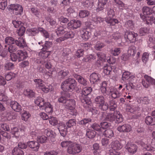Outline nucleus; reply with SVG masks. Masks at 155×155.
Masks as SVG:
<instances>
[{"mask_svg": "<svg viewBox=\"0 0 155 155\" xmlns=\"http://www.w3.org/2000/svg\"><path fill=\"white\" fill-rule=\"evenodd\" d=\"M76 86V82L72 78H69L63 81L61 84V87L64 91L72 90Z\"/></svg>", "mask_w": 155, "mask_h": 155, "instance_id": "1", "label": "nucleus"}, {"mask_svg": "<svg viewBox=\"0 0 155 155\" xmlns=\"http://www.w3.org/2000/svg\"><path fill=\"white\" fill-rule=\"evenodd\" d=\"M122 146L118 140L112 141L110 144L109 150V154L107 155H120V153L117 151L120 149Z\"/></svg>", "mask_w": 155, "mask_h": 155, "instance_id": "2", "label": "nucleus"}, {"mask_svg": "<svg viewBox=\"0 0 155 155\" xmlns=\"http://www.w3.org/2000/svg\"><path fill=\"white\" fill-rule=\"evenodd\" d=\"M82 150V147L80 144L72 142L70 146L68 147L67 151L70 154L75 155L80 153Z\"/></svg>", "mask_w": 155, "mask_h": 155, "instance_id": "3", "label": "nucleus"}, {"mask_svg": "<svg viewBox=\"0 0 155 155\" xmlns=\"http://www.w3.org/2000/svg\"><path fill=\"white\" fill-rule=\"evenodd\" d=\"M95 102L96 104H99L98 108L101 110L105 111L108 108V104L105 102V99L103 96L96 97L95 99Z\"/></svg>", "mask_w": 155, "mask_h": 155, "instance_id": "4", "label": "nucleus"}, {"mask_svg": "<svg viewBox=\"0 0 155 155\" xmlns=\"http://www.w3.org/2000/svg\"><path fill=\"white\" fill-rule=\"evenodd\" d=\"M36 87L41 89L45 93L48 92L51 88L52 87L51 86H45L44 85V82L40 79H35L34 80Z\"/></svg>", "mask_w": 155, "mask_h": 155, "instance_id": "5", "label": "nucleus"}, {"mask_svg": "<svg viewBox=\"0 0 155 155\" xmlns=\"http://www.w3.org/2000/svg\"><path fill=\"white\" fill-rule=\"evenodd\" d=\"M10 8L13 10V12L16 15H21L22 13L23 8L21 5L18 4L11 5Z\"/></svg>", "mask_w": 155, "mask_h": 155, "instance_id": "6", "label": "nucleus"}, {"mask_svg": "<svg viewBox=\"0 0 155 155\" xmlns=\"http://www.w3.org/2000/svg\"><path fill=\"white\" fill-rule=\"evenodd\" d=\"M137 35V33L134 32L127 31L125 33L124 37L125 38L127 39L133 43L135 42L136 41Z\"/></svg>", "mask_w": 155, "mask_h": 155, "instance_id": "7", "label": "nucleus"}, {"mask_svg": "<svg viewBox=\"0 0 155 155\" xmlns=\"http://www.w3.org/2000/svg\"><path fill=\"white\" fill-rule=\"evenodd\" d=\"M81 25L80 21L78 20H72L68 24V28L70 30L77 29L80 27Z\"/></svg>", "mask_w": 155, "mask_h": 155, "instance_id": "8", "label": "nucleus"}, {"mask_svg": "<svg viewBox=\"0 0 155 155\" xmlns=\"http://www.w3.org/2000/svg\"><path fill=\"white\" fill-rule=\"evenodd\" d=\"M74 33L73 32L70 31H68L66 30V32H65L64 34V36L57 38L56 41L58 42H60L64 41L68 38H73L74 36Z\"/></svg>", "mask_w": 155, "mask_h": 155, "instance_id": "9", "label": "nucleus"}, {"mask_svg": "<svg viewBox=\"0 0 155 155\" xmlns=\"http://www.w3.org/2000/svg\"><path fill=\"white\" fill-rule=\"evenodd\" d=\"M117 130L121 132H129L131 130V127L129 124H125L119 126L117 128Z\"/></svg>", "mask_w": 155, "mask_h": 155, "instance_id": "10", "label": "nucleus"}, {"mask_svg": "<svg viewBox=\"0 0 155 155\" xmlns=\"http://www.w3.org/2000/svg\"><path fill=\"white\" fill-rule=\"evenodd\" d=\"M101 76L98 73H93L90 76V80L91 83H96L100 81Z\"/></svg>", "mask_w": 155, "mask_h": 155, "instance_id": "11", "label": "nucleus"}, {"mask_svg": "<svg viewBox=\"0 0 155 155\" xmlns=\"http://www.w3.org/2000/svg\"><path fill=\"white\" fill-rule=\"evenodd\" d=\"M125 148L129 153L132 154L135 153L137 150V146L136 145L131 144L129 143H128L126 144Z\"/></svg>", "mask_w": 155, "mask_h": 155, "instance_id": "12", "label": "nucleus"}, {"mask_svg": "<svg viewBox=\"0 0 155 155\" xmlns=\"http://www.w3.org/2000/svg\"><path fill=\"white\" fill-rule=\"evenodd\" d=\"M28 146L31 148L32 150L37 151L40 147V144L34 141H29L27 142Z\"/></svg>", "mask_w": 155, "mask_h": 155, "instance_id": "13", "label": "nucleus"}, {"mask_svg": "<svg viewBox=\"0 0 155 155\" xmlns=\"http://www.w3.org/2000/svg\"><path fill=\"white\" fill-rule=\"evenodd\" d=\"M81 35L83 40H87L90 38L91 33L85 28H82L80 30Z\"/></svg>", "mask_w": 155, "mask_h": 155, "instance_id": "14", "label": "nucleus"}, {"mask_svg": "<svg viewBox=\"0 0 155 155\" xmlns=\"http://www.w3.org/2000/svg\"><path fill=\"white\" fill-rule=\"evenodd\" d=\"M65 106L66 107L70 110H73L75 107L76 103L75 101L72 99L67 100Z\"/></svg>", "mask_w": 155, "mask_h": 155, "instance_id": "15", "label": "nucleus"}, {"mask_svg": "<svg viewBox=\"0 0 155 155\" xmlns=\"http://www.w3.org/2000/svg\"><path fill=\"white\" fill-rule=\"evenodd\" d=\"M42 30V28L41 27L37 28H28L27 30V32L29 35L34 36L38 34L40 31Z\"/></svg>", "mask_w": 155, "mask_h": 155, "instance_id": "16", "label": "nucleus"}, {"mask_svg": "<svg viewBox=\"0 0 155 155\" xmlns=\"http://www.w3.org/2000/svg\"><path fill=\"white\" fill-rule=\"evenodd\" d=\"M15 44L21 48H23L26 46V43L23 38H18V40H15Z\"/></svg>", "mask_w": 155, "mask_h": 155, "instance_id": "17", "label": "nucleus"}, {"mask_svg": "<svg viewBox=\"0 0 155 155\" xmlns=\"http://www.w3.org/2000/svg\"><path fill=\"white\" fill-rule=\"evenodd\" d=\"M17 55L19 61L25 59L28 57L27 52L25 51H22L21 50H18V51Z\"/></svg>", "mask_w": 155, "mask_h": 155, "instance_id": "18", "label": "nucleus"}, {"mask_svg": "<svg viewBox=\"0 0 155 155\" xmlns=\"http://www.w3.org/2000/svg\"><path fill=\"white\" fill-rule=\"evenodd\" d=\"M110 93L112 97L114 99L118 98L120 95V93L114 87H111L110 88Z\"/></svg>", "mask_w": 155, "mask_h": 155, "instance_id": "19", "label": "nucleus"}, {"mask_svg": "<svg viewBox=\"0 0 155 155\" xmlns=\"http://www.w3.org/2000/svg\"><path fill=\"white\" fill-rule=\"evenodd\" d=\"M141 18L148 25L151 24L153 23V17L146 16L142 15V14H140Z\"/></svg>", "mask_w": 155, "mask_h": 155, "instance_id": "20", "label": "nucleus"}, {"mask_svg": "<svg viewBox=\"0 0 155 155\" xmlns=\"http://www.w3.org/2000/svg\"><path fill=\"white\" fill-rule=\"evenodd\" d=\"M10 105L12 109L15 111L19 112L21 110V105L15 101H11Z\"/></svg>", "mask_w": 155, "mask_h": 155, "instance_id": "21", "label": "nucleus"}, {"mask_svg": "<svg viewBox=\"0 0 155 155\" xmlns=\"http://www.w3.org/2000/svg\"><path fill=\"white\" fill-rule=\"evenodd\" d=\"M50 54V52L49 51H47L44 48H42L41 51L39 53L38 56L40 58L45 59L47 58Z\"/></svg>", "mask_w": 155, "mask_h": 155, "instance_id": "22", "label": "nucleus"}, {"mask_svg": "<svg viewBox=\"0 0 155 155\" xmlns=\"http://www.w3.org/2000/svg\"><path fill=\"white\" fill-rule=\"evenodd\" d=\"M35 103L37 105L39 106L41 109L45 104L44 99L40 97H38L35 100Z\"/></svg>", "mask_w": 155, "mask_h": 155, "instance_id": "23", "label": "nucleus"}, {"mask_svg": "<svg viewBox=\"0 0 155 155\" xmlns=\"http://www.w3.org/2000/svg\"><path fill=\"white\" fill-rule=\"evenodd\" d=\"M41 109H45L48 113H51L53 111V107L51 104L48 102H45V104Z\"/></svg>", "mask_w": 155, "mask_h": 155, "instance_id": "24", "label": "nucleus"}, {"mask_svg": "<svg viewBox=\"0 0 155 155\" xmlns=\"http://www.w3.org/2000/svg\"><path fill=\"white\" fill-rule=\"evenodd\" d=\"M74 76L81 84L84 85H86L87 84V81L82 76L77 74H75Z\"/></svg>", "mask_w": 155, "mask_h": 155, "instance_id": "25", "label": "nucleus"}, {"mask_svg": "<svg viewBox=\"0 0 155 155\" xmlns=\"http://www.w3.org/2000/svg\"><path fill=\"white\" fill-rule=\"evenodd\" d=\"M146 124L149 125H154L155 124V117L150 116H147L145 119Z\"/></svg>", "mask_w": 155, "mask_h": 155, "instance_id": "26", "label": "nucleus"}, {"mask_svg": "<svg viewBox=\"0 0 155 155\" xmlns=\"http://www.w3.org/2000/svg\"><path fill=\"white\" fill-rule=\"evenodd\" d=\"M108 0H98V4L97 9V11H100L103 9L104 5L106 4Z\"/></svg>", "mask_w": 155, "mask_h": 155, "instance_id": "27", "label": "nucleus"}, {"mask_svg": "<svg viewBox=\"0 0 155 155\" xmlns=\"http://www.w3.org/2000/svg\"><path fill=\"white\" fill-rule=\"evenodd\" d=\"M107 83L106 81H104L102 83L100 88V90L103 95L105 96L107 94Z\"/></svg>", "mask_w": 155, "mask_h": 155, "instance_id": "28", "label": "nucleus"}, {"mask_svg": "<svg viewBox=\"0 0 155 155\" xmlns=\"http://www.w3.org/2000/svg\"><path fill=\"white\" fill-rule=\"evenodd\" d=\"M108 105V108L109 107L111 111H114L117 107V104L115 101L111 100L109 102Z\"/></svg>", "mask_w": 155, "mask_h": 155, "instance_id": "29", "label": "nucleus"}, {"mask_svg": "<svg viewBox=\"0 0 155 155\" xmlns=\"http://www.w3.org/2000/svg\"><path fill=\"white\" fill-rule=\"evenodd\" d=\"M82 5L85 7L91 8L94 5V1L93 0H86L83 2Z\"/></svg>", "mask_w": 155, "mask_h": 155, "instance_id": "30", "label": "nucleus"}, {"mask_svg": "<svg viewBox=\"0 0 155 155\" xmlns=\"http://www.w3.org/2000/svg\"><path fill=\"white\" fill-rule=\"evenodd\" d=\"M105 20L106 22L110 26L114 25L116 24H117L118 23V21L117 19L112 18L110 17V18H106Z\"/></svg>", "mask_w": 155, "mask_h": 155, "instance_id": "31", "label": "nucleus"}, {"mask_svg": "<svg viewBox=\"0 0 155 155\" xmlns=\"http://www.w3.org/2000/svg\"><path fill=\"white\" fill-rule=\"evenodd\" d=\"M21 120L26 122L28 121L29 118L30 117L31 114L28 112L24 111L21 113Z\"/></svg>", "mask_w": 155, "mask_h": 155, "instance_id": "32", "label": "nucleus"}, {"mask_svg": "<svg viewBox=\"0 0 155 155\" xmlns=\"http://www.w3.org/2000/svg\"><path fill=\"white\" fill-rule=\"evenodd\" d=\"M104 119L106 120L109 121L114 120H115L114 111L113 113H110L107 114V115L105 116Z\"/></svg>", "mask_w": 155, "mask_h": 155, "instance_id": "33", "label": "nucleus"}, {"mask_svg": "<svg viewBox=\"0 0 155 155\" xmlns=\"http://www.w3.org/2000/svg\"><path fill=\"white\" fill-rule=\"evenodd\" d=\"M68 96L67 92H65L62 94L61 96L58 98V101L60 103H62L65 104L68 100L67 98Z\"/></svg>", "mask_w": 155, "mask_h": 155, "instance_id": "34", "label": "nucleus"}, {"mask_svg": "<svg viewBox=\"0 0 155 155\" xmlns=\"http://www.w3.org/2000/svg\"><path fill=\"white\" fill-rule=\"evenodd\" d=\"M96 134V132L95 131L89 129H87L86 135L89 138H93L95 137Z\"/></svg>", "mask_w": 155, "mask_h": 155, "instance_id": "35", "label": "nucleus"}, {"mask_svg": "<svg viewBox=\"0 0 155 155\" xmlns=\"http://www.w3.org/2000/svg\"><path fill=\"white\" fill-rule=\"evenodd\" d=\"M8 100V97L6 95L5 90L0 89V101H5Z\"/></svg>", "mask_w": 155, "mask_h": 155, "instance_id": "36", "label": "nucleus"}, {"mask_svg": "<svg viewBox=\"0 0 155 155\" xmlns=\"http://www.w3.org/2000/svg\"><path fill=\"white\" fill-rule=\"evenodd\" d=\"M13 155H24L23 151L18 147H15L12 151Z\"/></svg>", "mask_w": 155, "mask_h": 155, "instance_id": "37", "label": "nucleus"}, {"mask_svg": "<svg viewBox=\"0 0 155 155\" xmlns=\"http://www.w3.org/2000/svg\"><path fill=\"white\" fill-rule=\"evenodd\" d=\"M136 53V48L134 46H131L129 47L127 53L129 56H134Z\"/></svg>", "mask_w": 155, "mask_h": 155, "instance_id": "38", "label": "nucleus"}, {"mask_svg": "<svg viewBox=\"0 0 155 155\" xmlns=\"http://www.w3.org/2000/svg\"><path fill=\"white\" fill-rule=\"evenodd\" d=\"M115 119L117 123H120L123 121V118L122 116L120 114L119 112L116 111H114Z\"/></svg>", "mask_w": 155, "mask_h": 155, "instance_id": "39", "label": "nucleus"}, {"mask_svg": "<svg viewBox=\"0 0 155 155\" xmlns=\"http://www.w3.org/2000/svg\"><path fill=\"white\" fill-rule=\"evenodd\" d=\"M92 91V89L91 87H86L84 88L82 91V95L85 96L89 94Z\"/></svg>", "mask_w": 155, "mask_h": 155, "instance_id": "40", "label": "nucleus"}, {"mask_svg": "<svg viewBox=\"0 0 155 155\" xmlns=\"http://www.w3.org/2000/svg\"><path fill=\"white\" fill-rule=\"evenodd\" d=\"M25 94L26 96L32 97L35 95V93L31 90L29 89H27L24 91Z\"/></svg>", "mask_w": 155, "mask_h": 155, "instance_id": "41", "label": "nucleus"}, {"mask_svg": "<svg viewBox=\"0 0 155 155\" xmlns=\"http://www.w3.org/2000/svg\"><path fill=\"white\" fill-rule=\"evenodd\" d=\"M5 42L6 44L10 45L15 44V40L14 38L11 37H8L5 39Z\"/></svg>", "mask_w": 155, "mask_h": 155, "instance_id": "42", "label": "nucleus"}, {"mask_svg": "<svg viewBox=\"0 0 155 155\" xmlns=\"http://www.w3.org/2000/svg\"><path fill=\"white\" fill-rule=\"evenodd\" d=\"M144 78L150 86L151 84L155 85V80L147 75H145Z\"/></svg>", "mask_w": 155, "mask_h": 155, "instance_id": "43", "label": "nucleus"}, {"mask_svg": "<svg viewBox=\"0 0 155 155\" xmlns=\"http://www.w3.org/2000/svg\"><path fill=\"white\" fill-rule=\"evenodd\" d=\"M143 15H150L152 12V10L148 7H144L142 9Z\"/></svg>", "mask_w": 155, "mask_h": 155, "instance_id": "44", "label": "nucleus"}, {"mask_svg": "<svg viewBox=\"0 0 155 155\" xmlns=\"http://www.w3.org/2000/svg\"><path fill=\"white\" fill-rule=\"evenodd\" d=\"M45 133L47 136L51 137H54L55 136V133L50 129H46Z\"/></svg>", "mask_w": 155, "mask_h": 155, "instance_id": "45", "label": "nucleus"}, {"mask_svg": "<svg viewBox=\"0 0 155 155\" xmlns=\"http://www.w3.org/2000/svg\"><path fill=\"white\" fill-rule=\"evenodd\" d=\"M103 134L105 135L106 137H111L114 135L113 131L110 129L106 130L103 133Z\"/></svg>", "mask_w": 155, "mask_h": 155, "instance_id": "46", "label": "nucleus"}, {"mask_svg": "<svg viewBox=\"0 0 155 155\" xmlns=\"http://www.w3.org/2000/svg\"><path fill=\"white\" fill-rule=\"evenodd\" d=\"M50 124L53 126L56 125L58 124V121L57 119L54 117H51L48 118Z\"/></svg>", "mask_w": 155, "mask_h": 155, "instance_id": "47", "label": "nucleus"}, {"mask_svg": "<svg viewBox=\"0 0 155 155\" xmlns=\"http://www.w3.org/2000/svg\"><path fill=\"white\" fill-rule=\"evenodd\" d=\"M31 12L36 17H39L40 15V12L38 9L36 8H31L30 10Z\"/></svg>", "mask_w": 155, "mask_h": 155, "instance_id": "48", "label": "nucleus"}, {"mask_svg": "<svg viewBox=\"0 0 155 155\" xmlns=\"http://www.w3.org/2000/svg\"><path fill=\"white\" fill-rule=\"evenodd\" d=\"M94 153L95 155H97L99 154L100 152L99 146L98 144L95 143L93 145Z\"/></svg>", "mask_w": 155, "mask_h": 155, "instance_id": "49", "label": "nucleus"}, {"mask_svg": "<svg viewBox=\"0 0 155 155\" xmlns=\"http://www.w3.org/2000/svg\"><path fill=\"white\" fill-rule=\"evenodd\" d=\"M89 15V12L87 10H81L79 13V15L81 18H84Z\"/></svg>", "mask_w": 155, "mask_h": 155, "instance_id": "50", "label": "nucleus"}, {"mask_svg": "<svg viewBox=\"0 0 155 155\" xmlns=\"http://www.w3.org/2000/svg\"><path fill=\"white\" fill-rule=\"evenodd\" d=\"M121 51L119 48H115L111 49V54L114 56H118L121 52Z\"/></svg>", "mask_w": 155, "mask_h": 155, "instance_id": "51", "label": "nucleus"}, {"mask_svg": "<svg viewBox=\"0 0 155 155\" xmlns=\"http://www.w3.org/2000/svg\"><path fill=\"white\" fill-rule=\"evenodd\" d=\"M91 127L94 130L99 131L100 134L102 133V131L101 128V127L98 124L94 123L91 125Z\"/></svg>", "mask_w": 155, "mask_h": 155, "instance_id": "52", "label": "nucleus"}, {"mask_svg": "<svg viewBox=\"0 0 155 155\" xmlns=\"http://www.w3.org/2000/svg\"><path fill=\"white\" fill-rule=\"evenodd\" d=\"M76 124V121L74 119H70L66 123L67 126L68 127H71L75 126Z\"/></svg>", "mask_w": 155, "mask_h": 155, "instance_id": "53", "label": "nucleus"}, {"mask_svg": "<svg viewBox=\"0 0 155 155\" xmlns=\"http://www.w3.org/2000/svg\"><path fill=\"white\" fill-rule=\"evenodd\" d=\"M66 30V28H64L62 26H60L57 28L56 32L58 35L64 34Z\"/></svg>", "mask_w": 155, "mask_h": 155, "instance_id": "54", "label": "nucleus"}, {"mask_svg": "<svg viewBox=\"0 0 155 155\" xmlns=\"http://www.w3.org/2000/svg\"><path fill=\"white\" fill-rule=\"evenodd\" d=\"M17 48L15 44L9 45L8 48V51L10 53H12L16 51Z\"/></svg>", "mask_w": 155, "mask_h": 155, "instance_id": "55", "label": "nucleus"}, {"mask_svg": "<svg viewBox=\"0 0 155 155\" xmlns=\"http://www.w3.org/2000/svg\"><path fill=\"white\" fill-rule=\"evenodd\" d=\"M47 138L44 135L41 136H38L37 138V141L38 142H39L41 143H43L46 141Z\"/></svg>", "mask_w": 155, "mask_h": 155, "instance_id": "56", "label": "nucleus"}, {"mask_svg": "<svg viewBox=\"0 0 155 155\" xmlns=\"http://www.w3.org/2000/svg\"><path fill=\"white\" fill-rule=\"evenodd\" d=\"M72 142L70 141H64L61 143V146L62 147H68L70 146Z\"/></svg>", "mask_w": 155, "mask_h": 155, "instance_id": "57", "label": "nucleus"}, {"mask_svg": "<svg viewBox=\"0 0 155 155\" xmlns=\"http://www.w3.org/2000/svg\"><path fill=\"white\" fill-rule=\"evenodd\" d=\"M130 73L128 71H125L123 73L122 76V80L125 81L128 80L130 77Z\"/></svg>", "mask_w": 155, "mask_h": 155, "instance_id": "58", "label": "nucleus"}, {"mask_svg": "<svg viewBox=\"0 0 155 155\" xmlns=\"http://www.w3.org/2000/svg\"><path fill=\"white\" fill-rule=\"evenodd\" d=\"M81 102L84 104L90 105L91 103V101L89 98L86 97H84L81 98Z\"/></svg>", "mask_w": 155, "mask_h": 155, "instance_id": "59", "label": "nucleus"}, {"mask_svg": "<svg viewBox=\"0 0 155 155\" xmlns=\"http://www.w3.org/2000/svg\"><path fill=\"white\" fill-rule=\"evenodd\" d=\"M149 38L148 44L149 46H152L151 44L155 43V38L153 36H149Z\"/></svg>", "mask_w": 155, "mask_h": 155, "instance_id": "60", "label": "nucleus"}, {"mask_svg": "<svg viewBox=\"0 0 155 155\" xmlns=\"http://www.w3.org/2000/svg\"><path fill=\"white\" fill-rule=\"evenodd\" d=\"M149 31V29L146 27L142 28L139 30V33L141 35H144Z\"/></svg>", "mask_w": 155, "mask_h": 155, "instance_id": "61", "label": "nucleus"}, {"mask_svg": "<svg viewBox=\"0 0 155 155\" xmlns=\"http://www.w3.org/2000/svg\"><path fill=\"white\" fill-rule=\"evenodd\" d=\"M15 73L12 72H10L5 75V79L8 81L11 80L13 78L15 77Z\"/></svg>", "mask_w": 155, "mask_h": 155, "instance_id": "62", "label": "nucleus"}, {"mask_svg": "<svg viewBox=\"0 0 155 155\" xmlns=\"http://www.w3.org/2000/svg\"><path fill=\"white\" fill-rule=\"evenodd\" d=\"M125 26L128 28L132 29L134 27L133 21L131 20L127 21L125 24Z\"/></svg>", "mask_w": 155, "mask_h": 155, "instance_id": "63", "label": "nucleus"}, {"mask_svg": "<svg viewBox=\"0 0 155 155\" xmlns=\"http://www.w3.org/2000/svg\"><path fill=\"white\" fill-rule=\"evenodd\" d=\"M25 28L23 26H21L19 28V29L17 31L19 36H22L24 34L25 31Z\"/></svg>", "mask_w": 155, "mask_h": 155, "instance_id": "64", "label": "nucleus"}]
</instances>
